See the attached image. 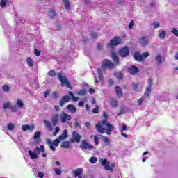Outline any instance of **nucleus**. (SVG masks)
<instances>
[{
  "label": "nucleus",
  "mask_w": 178,
  "mask_h": 178,
  "mask_svg": "<svg viewBox=\"0 0 178 178\" xmlns=\"http://www.w3.org/2000/svg\"><path fill=\"white\" fill-rule=\"evenodd\" d=\"M69 101H70V97H69V95L63 96L62 99L59 102V106L60 108H63L65 104H66V102H69Z\"/></svg>",
  "instance_id": "f8f14e48"
},
{
  "label": "nucleus",
  "mask_w": 178,
  "mask_h": 178,
  "mask_svg": "<svg viewBox=\"0 0 178 178\" xmlns=\"http://www.w3.org/2000/svg\"><path fill=\"white\" fill-rule=\"evenodd\" d=\"M49 92H51V90H47L44 92V98H47L49 95Z\"/></svg>",
  "instance_id": "69168bd1"
},
{
  "label": "nucleus",
  "mask_w": 178,
  "mask_h": 178,
  "mask_svg": "<svg viewBox=\"0 0 178 178\" xmlns=\"http://www.w3.org/2000/svg\"><path fill=\"white\" fill-rule=\"evenodd\" d=\"M58 77L59 81L61 83V86L63 87L64 86H66L68 88H72V85H70V83L69 82V80H67V77L66 76H62V73L59 72L58 74Z\"/></svg>",
  "instance_id": "7ed1b4c3"
},
{
  "label": "nucleus",
  "mask_w": 178,
  "mask_h": 178,
  "mask_svg": "<svg viewBox=\"0 0 178 178\" xmlns=\"http://www.w3.org/2000/svg\"><path fill=\"white\" fill-rule=\"evenodd\" d=\"M53 96L54 99H58L59 98V93L57 91L53 92Z\"/></svg>",
  "instance_id": "13d9d810"
},
{
  "label": "nucleus",
  "mask_w": 178,
  "mask_h": 178,
  "mask_svg": "<svg viewBox=\"0 0 178 178\" xmlns=\"http://www.w3.org/2000/svg\"><path fill=\"white\" fill-rule=\"evenodd\" d=\"M38 177H40V178H44V172L40 171V172L38 173Z\"/></svg>",
  "instance_id": "774afa93"
},
{
  "label": "nucleus",
  "mask_w": 178,
  "mask_h": 178,
  "mask_svg": "<svg viewBox=\"0 0 178 178\" xmlns=\"http://www.w3.org/2000/svg\"><path fill=\"white\" fill-rule=\"evenodd\" d=\"M98 79L101 83H104V76H102V70L101 68L97 69Z\"/></svg>",
  "instance_id": "5701e85b"
},
{
  "label": "nucleus",
  "mask_w": 178,
  "mask_h": 178,
  "mask_svg": "<svg viewBox=\"0 0 178 178\" xmlns=\"http://www.w3.org/2000/svg\"><path fill=\"white\" fill-rule=\"evenodd\" d=\"M139 86H140V83H132V87H133L134 91H138V90H140Z\"/></svg>",
  "instance_id": "4c0bfd02"
},
{
  "label": "nucleus",
  "mask_w": 178,
  "mask_h": 178,
  "mask_svg": "<svg viewBox=\"0 0 178 178\" xmlns=\"http://www.w3.org/2000/svg\"><path fill=\"white\" fill-rule=\"evenodd\" d=\"M138 67L136 65H131L128 68V72L129 74H132L134 76V74H137V73H139Z\"/></svg>",
  "instance_id": "9b49d317"
},
{
  "label": "nucleus",
  "mask_w": 178,
  "mask_h": 178,
  "mask_svg": "<svg viewBox=\"0 0 178 178\" xmlns=\"http://www.w3.org/2000/svg\"><path fill=\"white\" fill-rule=\"evenodd\" d=\"M58 138L60 141H64V140H66V138H67V129H64L63 134L58 136Z\"/></svg>",
  "instance_id": "f3484780"
},
{
  "label": "nucleus",
  "mask_w": 178,
  "mask_h": 178,
  "mask_svg": "<svg viewBox=\"0 0 178 178\" xmlns=\"http://www.w3.org/2000/svg\"><path fill=\"white\" fill-rule=\"evenodd\" d=\"M47 15H48V17H49L50 19H54V17L56 16V13H55L54 10H50Z\"/></svg>",
  "instance_id": "c9c22d12"
},
{
  "label": "nucleus",
  "mask_w": 178,
  "mask_h": 178,
  "mask_svg": "<svg viewBox=\"0 0 178 178\" xmlns=\"http://www.w3.org/2000/svg\"><path fill=\"white\" fill-rule=\"evenodd\" d=\"M97 161H98V158L95 156H92L89 159V161L90 162V163H97Z\"/></svg>",
  "instance_id": "37998d69"
},
{
  "label": "nucleus",
  "mask_w": 178,
  "mask_h": 178,
  "mask_svg": "<svg viewBox=\"0 0 178 178\" xmlns=\"http://www.w3.org/2000/svg\"><path fill=\"white\" fill-rule=\"evenodd\" d=\"M152 26H153V27L154 29H158V27H159V22H153V23L152 24Z\"/></svg>",
  "instance_id": "4d7b16f0"
},
{
  "label": "nucleus",
  "mask_w": 178,
  "mask_h": 178,
  "mask_svg": "<svg viewBox=\"0 0 178 178\" xmlns=\"http://www.w3.org/2000/svg\"><path fill=\"white\" fill-rule=\"evenodd\" d=\"M147 84H148V86H147L148 88H152V86H154L152 79H149L147 80Z\"/></svg>",
  "instance_id": "49530a36"
},
{
  "label": "nucleus",
  "mask_w": 178,
  "mask_h": 178,
  "mask_svg": "<svg viewBox=\"0 0 178 178\" xmlns=\"http://www.w3.org/2000/svg\"><path fill=\"white\" fill-rule=\"evenodd\" d=\"M122 42V40L120 37H115L110 40V44H108V47H118Z\"/></svg>",
  "instance_id": "1a4fd4ad"
},
{
  "label": "nucleus",
  "mask_w": 178,
  "mask_h": 178,
  "mask_svg": "<svg viewBox=\"0 0 178 178\" xmlns=\"http://www.w3.org/2000/svg\"><path fill=\"white\" fill-rule=\"evenodd\" d=\"M96 130L100 134H104L105 131V128L102 127V125H101L100 124H96Z\"/></svg>",
  "instance_id": "412c9836"
},
{
  "label": "nucleus",
  "mask_w": 178,
  "mask_h": 178,
  "mask_svg": "<svg viewBox=\"0 0 178 178\" xmlns=\"http://www.w3.org/2000/svg\"><path fill=\"white\" fill-rule=\"evenodd\" d=\"M111 58L113 59V62H115V63H119L120 62L119 57H118V55H116V53L115 52L111 53Z\"/></svg>",
  "instance_id": "393cba45"
},
{
  "label": "nucleus",
  "mask_w": 178,
  "mask_h": 178,
  "mask_svg": "<svg viewBox=\"0 0 178 178\" xmlns=\"http://www.w3.org/2000/svg\"><path fill=\"white\" fill-rule=\"evenodd\" d=\"M172 33H174L176 37H178V30L176 29L175 28L172 29Z\"/></svg>",
  "instance_id": "e2e57ef3"
},
{
  "label": "nucleus",
  "mask_w": 178,
  "mask_h": 178,
  "mask_svg": "<svg viewBox=\"0 0 178 178\" xmlns=\"http://www.w3.org/2000/svg\"><path fill=\"white\" fill-rule=\"evenodd\" d=\"M126 130H127V126H126L124 124H122V129H121V131H126Z\"/></svg>",
  "instance_id": "0e129e2a"
},
{
  "label": "nucleus",
  "mask_w": 178,
  "mask_h": 178,
  "mask_svg": "<svg viewBox=\"0 0 178 178\" xmlns=\"http://www.w3.org/2000/svg\"><path fill=\"white\" fill-rule=\"evenodd\" d=\"M61 123H66V122H69L70 119H72V115L67 114V113H64L60 115Z\"/></svg>",
  "instance_id": "9d476101"
},
{
  "label": "nucleus",
  "mask_w": 178,
  "mask_h": 178,
  "mask_svg": "<svg viewBox=\"0 0 178 178\" xmlns=\"http://www.w3.org/2000/svg\"><path fill=\"white\" fill-rule=\"evenodd\" d=\"M102 124H104V126H106V127H107L106 130L113 131V129H114L113 125H112L109 122H108V120H102Z\"/></svg>",
  "instance_id": "dca6fc26"
},
{
  "label": "nucleus",
  "mask_w": 178,
  "mask_h": 178,
  "mask_svg": "<svg viewBox=\"0 0 178 178\" xmlns=\"http://www.w3.org/2000/svg\"><path fill=\"white\" fill-rule=\"evenodd\" d=\"M100 138H103L102 140L104 143H106L105 145H109V143H110L109 138L100 135Z\"/></svg>",
  "instance_id": "7c9ffc66"
},
{
  "label": "nucleus",
  "mask_w": 178,
  "mask_h": 178,
  "mask_svg": "<svg viewBox=\"0 0 178 178\" xmlns=\"http://www.w3.org/2000/svg\"><path fill=\"white\" fill-rule=\"evenodd\" d=\"M59 120V114H55L51 118V123L53 126H56Z\"/></svg>",
  "instance_id": "a211bd4d"
},
{
  "label": "nucleus",
  "mask_w": 178,
  "mask_h": 178,
  "mask_svg": "<svg viewBox=\"0 0 178 178\" xmlns=\"http://www.w3.org/2000/svg\"><path fill=\"white\" fill-rule=\"evenodd\" d=\"M2 90L5 92H8V91H10V87H9V86H8V85H4L2 87Z\"/></svg>",
  "instance_id": "c03bdc74"
},
{
  "label": "nucleus",
  "mask_w": 178,
  "mask_h": 178,
  "mask_svg": "<svg viewBox=\"0 0 178 178\" xmlns=\"http://www.w3.org/2000/svg\"><path fill=\"white\" fill-rule=\"evenodd\" d=\"M115 92L118 97H122L123 95V91H122V88L119 87V86H115Z\"/></svg>",
  "instance_id": "4be33fe9"
},
{
  "label": "nucleus",
  "mask_w": 178,
  "mask_h": 178,
  "mask_svg": "<svg viewBox=\"0 0 178 178\" xmlns=\"http://www.w3.org/2000/svg\"><path fill=\"white\" fill-rule=\"evenodd\" d=\"M77 94L80 97H83V96L86 95V94H87V90H86V89H82V90H79V92H77Z\"/></svg>",
  "instance_id": "a19ab883"
},
{
  "label": "nucleus",
  "mask_w": 178,
  "mask_h": 178,
  "mask_svg": "<svg viewBox=\"0 0 178 178\" xmlns=\"http://www.w3.org/2000/svg\"><path fill=\"white\" fill-rule=\"evenodd\" d=\"M100 163L102 166H104L105 170H109L110 172H113L115 164L113 163L111 164V163L108 161L107 159H100Z\"/></svg>",
  "instance_id": "f03ea898"
},
{
  "label": "nucleus",
  "mask_w": 178,
  "mask_h": 178,
  "mask_svg": "<svg viewBox=\"0 0 178 178\" xmlns=\"http://www.w3.org/2000/svg\"><path fill=\"white\" fill-rule=\"evenodd\" d=\"M7 129L9 131H13V130H15V124L13 123L8 124Z\"/></svg>",
  "instance_id": "ea45409f"
},
{
  "label": "nucleus",
  "mask_w": 178,
  "mask_h": 178,
  "mask_svg": "<svg viewBox=\"0 0 178 178\" xmlns=\"http://www.w3.org/2000/svg\"><path fill=\"white\" fill-rule=\"evenodd\" d=\"M10 109H11V112H17V106H11Z\"/></svg>",
  "instance_id": "6e6d98bb"
},
{
  "label": "nucleus",
  "mask_w": 178,
  "mask_h": 178,
  "mask_svg": "<svg viewBox=\"0 0 178 178\" xmlns=\"http://www.w3.org/2000/svg\"><path fill=\"white\" fill-rule=\"evenodd\" d=\"M114 76L118 79V80H122L123 79V74L122 72H116Z\"/></svg>",
  "instance_id": "58836bf2"
},
{
  "label": "nucleus",
  "mask_w": 178,
  "mask_h": 178,
  "mask_svg": "<svg viewBox=\"0 0 178 178\" xmlns=\"http://www.w3.org/2000/svg\"><path fill=\"white\" fill-rule=\"evenodd\" d=\"M48 75H49V76H56V73L55 72V70H50V71L48 72Z\"/></svg>",
  "instance_id": "5fc2aeb1"
},
{
  "label": "nucleus",
  "mask_w": 178,
  "mask_h": 178,
  "mask_svg": "<svg viewBox=\"0 0 178 178\" xmlns=\"http://www.w3.org/2000/svg\"><path fill=\"white\" fill-rule=\"evenodd\" d=\"M79 147L82 151L87 149H89V151H92V149H94V146L88 143L87 140H82Z\"/></svg>",
  "instance_id": "0eeeda50"
},
{
  "label": "nucleus",
  "mask_w": 178,
  "mask_h": 178,
  "mask_svg": "<svg viewBox=\"0 0 178 178\" xmlns=\"http://www.w3.org/2000/svg\"><path fill=\"white\" fill-rule=\"evenodd\" d=\"M34 54L35 55V56H40V55H41V52L40 51V50L35 49L34 51Z\"/></svg>",
  "instance_id": "680f3d73"
},
{
  "label": "nucleus",
  "mask_w": 178,
  "mask_h": 178,
  "mask_svg": "<svg viewBox=\"0 0 178 178\" xmlns=\"http://www.w3.org/2000/svg\"><path fill=\"white\" fill-rule=\"evenodd\" d=\"M44 123L45 125V127L50 129V131H52V125H51V122L47 120H44Z\"/></svg>",
  "instance_id": "c85d7f7f"
},
{
  "label": "nucleus",
  "mask_w": 178,
  "mask_h": 178,
  "mask_svg": "<svg viewBox=\"0 0 178 178\" xmlns=\"http://www.w3.org/2000/svg\"><path fill=\"white\" fill-rule=\"evenodd\" d=\"M103 45L101 44V43H97V49L98 51H102L103 49Z\"/></svg>",
  "instance_id": "338daca9"
},
{
  "label": "nucleus",
  "mask_w": 178,
  "mask_h": 178,
  "mask_svg": "<svg viewBox=\"0 0 178 178\" xmlns=\"http://www.w3.org/2000/svg\"><path fill=\"white\" fill-rule=\"evenodd\" d=\"M144 95L145 97H149L151 95V88H146L145 90Z\"/></svg>",
  "instance_id": "e433bc0d"
},
{
  "label": "nucleus",
  "mask_w": 178,
  "mask_h": 178,
  "mask_svg": "<svg viewBox=\"0 0 178 178\" xmlns=\"http://www.w3.org/2000/svg\"><path fill=\"white\" fill-rule=\"evenodd\" d=\"M40 152L44 153L45 152V146L44 145H41L39 147V154Z\"/></svg>",
  "instance_id": "09e8293b"
},
{
  "label": "nucleus",
  "mask_w": 178,
  "mask_h": 178,
  "mask_svg": "<svg viewBox=\"0 0 178 178\" xmlns=\"http://www.w3.org/2000/svg\"><path fill=\"white\" fill-rule=\"evenodd\" d=\"M139 43L142 47H147L149 44V39L146 37H142L139 39Z\"/></svg>",
  "instance_id": "ddd939ff"
},
{
  "label": "nucleus",
  "mask_w": 178,
  "mask_h": 178,
  "mask_svg": "<svg viewBox=\"0 0 178 178\" xmlns=\"http://www.w3.org/2000/svg\"><path fill=\"white\" fill-rule=\"evenodd\" d=\"M26 63L29 67L34 66V60L31 57H28L26 59Z\"/></svg>",
  "instance_id": "b1692460"
},
{
  "label": "nucleus",
  "mask_w": 178,
  "mask_h": 178,
  "mask_svg": "<svg viewBox=\"0 0 178 178\" xmlns=\"http://www.w3.org/2000/svg\"><path fill=\"white\" fill-rule=\"evenodd\" d=\"M61 148H70V142L69 141H63L60 145Z\"/></svg>",
  "instance_id": "cd10ccee"
},
{
  "label": "nucleus",
  "mask_w": 178,
  "mask_h": 178,
  "mask_svg": "<svg viewBox=\"0 0 178 178\" xmlns=\"http://www.w3.org/2000/svg\"><path fill=\"white\" fill-rule=\"evenodd\" d=\"M134 26V21L131 20L128 26V28L129 30H131V29H133V26Z\"/></svg>",
  "instance_id": "bf43d9fd"
},
{
  "label": "nucleus",
  "mask_w": 178,
  "mask_h": 178,
  "mask_svg": "<svg viewBox=\"0 0 178 178\" xmlns=\"http://www.w3.org/2000/svg\"><path fill=\"white\" fill-rule=\"evenodd\" d=\"M74 127L75 129H81V126L80 125V124L79 123V119L75 118L74 119Z\"/></svg>",
  "instance_id": "79ce46f5"
},
{
  "label": "nucleus",
  "mask_w": 178,
  "mask_h": 178,
  "mask_svg": "<svg viewBox=\"0 0 178 178\" xmlns=\"http://www.w3.org/2000/svg\"><path fill=\"white\" fill-rule=\"evenodd\" d=\"M111 106L112 108H116L118 106V100L115 99H111Z\"/></svg>",
  "instance_id": "72a5a7b5"
},
{
  "label": "nucleus",
  "mask_w": 178,
  "mask_h": 178,
  "mask_svg": "<svg viewBox=\"0 0 178 178\" xmlns=\"http://www.w3.org/2000/svg\"><path fill=\"white\" fill-rule=\"evenodd\" d=\"M54 171H55L56 175H57L58 176H59L60 175H62V170H60L59 168H55Z\"/></svg>",
  "instance_id": "864d4df0"
},
{
  "label": "nucleus",
  "mask_w": 178,
  "mask_h": 178,
  "mask_svg": "<svg viewBox=\"0 0 178 178\" xmlns=\"http://www.w3.org/2000/svg\"><path fill=\"white\" fill-rule=\"evenodd\" d=\"M134 59L136 62H143V54H140L138 51H136L134 54Z\"/></svg>",
  "instance_id": "4468645a"
},
{
  "label": "nucleus",
  "mask_w": 178,
  "mask_h": 178,
  "mask_svg": "<svg viewBox=\"0 0 178 178\" xmlns=\"http://www.w3.org/2000/svg\"><path fill=\"white\" fill-rule=\"evenodd\" d=\"M22 129L23 131H33L34 130V125L24 124L22 125Z\"/></svg>",
  "instance_id": "2eb2a0df"
},
{
  "label": "nucleus",
  "mask_w": 178,
  "mask_h": 178,
  "mask_svg": "<svg viewBox=\"0 0 178 178\" xmlns=\"http://www.w3.org/2000/svg\"><path fill=\"white\" fill-rule=\"evenodd\" d=\"M11 106H12V105H11L10 102H7L3 104V109H4V111H6V109H9V108H10Z\"/></svg>",
  "instance_id": "2f4dec72"
},
{
  "label": "nucleus",
  "mask_w": 178,
  "mask_h": 178,
  "mask_svg": "<svg viewBox=\"0 0 178 178\" xmlns=\"http://www.w3.org/2000/svg\"><path fill=\"white\" fill-rule=\"evenodd\" d=\"M60 143V140H59L58 138L55 139L53 142H52V140L49 138L46 139V144H47L51 151H56V147H59Z\"/></svg>",
  "instance_id": "f257e3e1"
},
{
  "label": "nucleus",
  "mask_w": 178,
  "mask_h": 178,
  "mask_svg": "<svg viewBox=\"0 0 178 178\" xmlns=\"http://www.w3.org/2000/svg\"><path fill=\"white\" fill-rule=\"evenodd\" d=\"M68 95L70 97H72V101H74V102H77V101H79V97L74 96V94L73 93V92L72 91L68 92Z\"/></svg>",
  "instance_id": "bb28decb"
},
{
  "label": "nucleus",
  "mask_w": 178,
  "mask_h": 178,
  "mask_svg": "<svg viewBox=\"0 0 178 178\" xmlns=\"http://www.w3.org/2000/svg\"><path fill=\"white\" fill-rule=\"evenodd\" d=\"M118 55L121 58H127V56H130V49H129V47L127 46L121 48L118 51Z\"/></svg>",
  "instance_id": "39448f33"
},
{
  "label": "nucleus",
  "mask_w": 178,
  "mask_h": 178,
  "mask_svg": "<svg viewBox=\"0 0 178 178\" xmlns=\"http://www.w3.org/2000/svg\"><path fill=\"white\" fill-rule=\"evenodd\" d=\"M59 131H60V128L59 127H56L53 136H56Z\"/></svg>",
  "instance_id": "603ef678"
},
{
  "label": "nucleus",
  "mask_w": 178,
  "mask_h": 178,
  "mask_svg": "<svg viewBox=\"0 0 178 178\" xmlns=\"http://www.w3.org/2000/svg\"><path fill=\"white\" fill-rule=\"evenodd\" d=\"M28 155L31 159H37L40 155V147H36L33 151L29 150Z\"/></svg>",
  "instance_id": "423d86ee"
},
{
  "label": "nucleus",
  "mask_w": 178,
  "mask_h": 178,
  "mask_svg": "<svg viewBox=\"0 0 178 178\" xmlns=\"http://www.w3.org/2000/svg\"><path fill=\"white\" fill-rule=\"evenodd\" d=\"M73 173L75 177H78V176H81V175H83V169L79 168V169L75 170L73 171Z\"/></svg>",
  "instance_id": "a878e982"
},
{
  "label": "nucleus",
  "mask_w": 178,
  "mask_h": 178,
  "mask_svg": "<svg viewBox=\"0 0 178 178\" xmlns=\"http://www.w3.org/2000/svg\"><path fill=\"white\" fill-rule=\"evenodd\" d=\"M94 142L95 145H98L99 144V138L97 135L94 136Z\"/></svg>",
  "instance_id": "3c124183"
},
{
  "label": "nucleus",
  "mask_w": 178,
  "mask_h": 178,
  "mask_svg": "<svg viewBox=\"0 0 178 178\" xmlns=\"http://www.w3.org/2000/svg\"><path fill=\"white\" fill-rule=\"evenodd\" d=\"M72 138L70 139V143H80L81 140V136L77 133V131H74L72 134Z\"/></svg>",
  "instance_id": "6e6552de"
},
{
  "label": "nucleus",
  "mask_w": 178,
  "mask_h": 178,
  "mask_svg": "<svg viewBox=\"0 0 178 178\" xmlns=\"http://www.w3.org/2000/svg\"><path fill=\"white\" fill-rule=\"evenodd\" d=\"M64 3V6L66 9V10H70V3L69 2V0H63Z\"/></svg>",
  "instance_id": "c756f323"
},
{
  "label": "nucleus",
  "mask_w": 178,
  "mask_h": 178,
  "mask_svg": "<svg viewBox=\"0 0 178 178\" xmlns=\"http://www.w3.org/2000/svg\"><path fill=\"white\" fill-rule=\"evenodd\" d=\"M99 112V106L98 105L95 106V108L92 110V113L94 114H97Z\"/></svg>",
  "instance_id": "de8ad7c7"
},
{
  "label": "nucleus",
  "mask_w": 178,
  "mask_h": 178,
  "mask_svg": "<svg viewBox=\"0 0 178 178\" xmlns=\"http://www.w3.org/2000/svg\"><path fill=\"white\" fill-rule=\"evenodd\" d=\"M16 104H17V106H19V109H22V108H23L24 106V104L20 99H17Z\"/></svg>",
  "instance_id": "f704fd0d"
},
{
  "label": "nucleus",
  "mask_w": 178,
  "mask_h": 178,
  "mask_svg": "<svg viewBox=\"0 0 178 178\" xmlns=\"http://www.w3.org/2000/svg\"><path fill=\"white\" fill-rule=\"evenodd\" d=\"M41 137V131H37L35 133V134L33 136V140H35L36 143H40L41 141V139L40 138Z\"/></svg>",
  "instance_id": "aec40b11"
},
{
  "label": "nucleus",
  "mask_w": 178,
  "mask_h": 178,
  "mask_svg": "<svg viewBox=\"0 0 178 178\" xmlns=\"http://www.w3.org/2000/svg\"><path fill=\"white\" fill-rule=\"evenodd\" d=\"M148 56H149V53H148V52H144L142 54V58H143V60H144L145 58H148Z\"/></svg>",
  "instance_id": "052dcab7"
},
{
  "label": "nucleus",
  "mask_w": 178,
  "mask_h": 178,
  "mask_svg": "<svg viewBox=\"0 0 178 178\" xmlns=\"http://www.w3.org/2000/svg\"><path fill=\"white\" fill-rule=\"evenodd\" d=\"M6 3H8V0H1V2H0L1 8H5V6H6Z\"/></svg>",
  "instance_id": "a18cd8bd"
},
{
  "label": "nucleus",
  "mask_w": 178,
  "mask_h": 178,
  "mask_svg": "<svg viewBox=\"0 0 178 178\" xmlns=\"http://www.w3.org/2000/svg\"><path fill=\"white\" fill-rule=\"evenodd\" d=\"M116 66H115V63H113L112 61L108 59H105L103 60L102 63V69H110L112 70V69H115Z\"/></svg>",
  "instance_id": "20e7f679"
},
{
  "label": "nucleus",
  "mask_w": 178,
  "mask_h": 178,
  "mask_svg": "<svg viewBox=\"0 0 178 178\" xmlns=\"http://www.w3.org/2000/svg\"><path fill=\"white\" fill-rule=\"evenodd\" d=\"M155 59L157 65H161V63H162V56H161V54L156 56Z\"/></svg>",
  "instance_id": "473e14b6"
},
{
  "label": "nucleus",
  "mask_w": 178,
  "mask_h": 178,
  "mask_svg": "<svg viewBox=\"0 0 178 178\" xmlns=\"http://www.w3.org/2000/svg\"><path fill=\"white\" fill-rule=\"evenodd\" d=\"M67 109L71 112V113H76L77 112V108L74 104H68L67 106Z\"/></svg>",
  "instance_id": "6ab92c4d"
},
{
  "label": "nucleus",
  "mask_w": 178,
  "mask_h": 178,
  "mask_svg": "<svg viewBox=\"0 0 178 178\" xmlns=\"http://www.w3.org/2000/svg\"><path fill=\"white\" fill-rule=\"evenodd\" d=\"M166 37V32L165 31H162L161 33H159V38L161 40H163Z\"/></svg>",
  "instance_id": "8fccbe9b"
}]
</instances>
